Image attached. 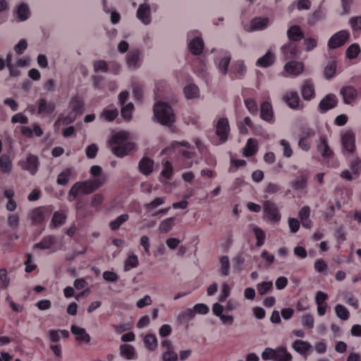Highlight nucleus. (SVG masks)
<instances>
[{"label":"nucleus","mask_w":361,"mask_h":361,"mask_svg":"<svg viewBox=\"0 0 361 361\" xmlns=\"http://www.w3.org/2000/svg\"><path fill=\"white\" fill-rule=\"evenodd\" d=\"M128 135L126 132L119 131L110 139L109 143L112 152L117 157H123L135 149L133 142H128Z\"/></svg>","instance_id":"nucleus-1"},{"label":"nucleus","mask_w":361,"mask_h":361,"mask_svg":"<svg viewBox=\"0 0 361 361\" xmlns=\"http://www.w3.org/2000/svg\"><path fill=\"white\" fill-rule=\"evenodd\" d=\"M156 120L164 126H170L175 122V115L170 105L166 102H157L154 106Z\"/></svg>","instance_id":"nucleus-2"},{"label":"nucleus","mask_w":361,"mask_h":361,"mask_svg":"<svg viewBox=\"0 0 361 361\" xmlns=\"http://www.w3.org/2000/svg\"><path fill=\"white\" fill-rule=\"evenodd\" d=\"M104 182V179L96 178L90 180L76 182L74 183V185L76 188L78 195H89L101 187Z\"/></svg>","instance_id":"nucleus-3"},{"label":"nucleus","mask_w":361,"mask_h":361,"mask_svg":"<svg viewBox=\"0 0 361 361\" xmlns=\"http://www.w3.org/2000/svg\"><path fill=\"white\" fill-rule=\"evenodd\" d=\"M33 247L35 249L48 250L50 253H54L59 249L58 239L53 235L44 236L39 243L34 245Z\"/></svg>","instance_id":"nucleus-4"},{"label":"nucleus","mask_w":361,"mask_h":361,"mask_svg":"<svg viewBox=\"0 0 361 361\" xmlns=\"http://www.w3.org/2000/svg\"><path fill=\"white\" fill-rule=\"evenodd\" d=\"M192 37L188 43V49L194 55H200L204 49V42L198 35L197 31H191L188 34V39Z\"/></svg>","instance_id":"nucleus-5"},{"label":"nucleus","mask_w":361,"mask_h":361,"mask_svg":"<svg viewBox=\"0 0 361 361\" xmlns=\"http://www.w3.org/2000/svg\"><path fill=\"white\" fill-rule=\"evenodd\" d=\"M350 32L348 30H342L334 34L328 41V48L334 49L342 47L348 40Z\"/></svg>","instance_id":"nucleus-6"},{"label":"nucleus","mask_w":361,"mask_h":361,"mask_svg":"<svg viewBox=\"0 0 361 361\" xmlns=\"http://www.w3.org/2000/svg\"><path fill=\"white\" fill-rule=\"evenodd\" d=\"M215 128L216 135L219 137L221 142H225L228 140L231 130L228 118L226 117L218 118Z\"/></svg>","instance_id":"nucleus-7"},{"label":"nucleus","mask_w":361,"mask_h":361,"mask_svg":"<svg viewBox=\"0 0 361 361\" xmlns=\"http://www.w3.org/2000/svg\"><path fill=\"white\" fill-rule=\"evenodd\" d=\"M264 213L266 218L271 222H279L281 220V214L276 204L271 201L266 200L264 202Z\"/></svg>","instance_id":"nucleus-8"},{"label":"nucleus","mask_w":361,"mask_h":361,"mask_svg":"<svg viewBox=\"0 0 361 361\" xmlns=\"http://www.w3.org/2000/svg\"><path fill=\"white\" fill-rule=\"evenodd\" d=\"M51 206L38 207L32 209L30 214V218L34 225L42 223L45 219V214H49L51 212Z\"/></svg>","instance_id":"nucleus-9"},{"label":"nucleus","mask_w":361,"mask_h":361,"mask_svg":"<svg viewBox=\"0 0 361 361\" xmlns=\"http://www.w3.org/2000/svg\"><path fill=\"white\" fill-rule=\"evenodd\" d=\"M337 104L338 99L336 96L334 94H329L320 101L319 104V111L321 114H324L327 111L335 108Z\"/></svg>","instance_id":"nucleus-10"},{"label":"nucleus","mask_w":361,"mask_h":361,"mask_svg":"<svg viewBox=\"0 0 361 361\" xmlns=\"http://www.w3.org/2000/svg\"><path fill=\"white\" fill-rule=\"evenodd\" d=\"M246 71L244 62L238 60L231 65L229 76L231 80L242 78L245 75Z\"/></svg>","instance_id":"nucleus-11"},{"label":"nucleus","mask_w":361,"mask_h":361,"mask_svg":"<svg viewBox=\"0 0 361 361\" xmlns=\"http://www.w3.org/2000/svg\"><path fill=\"white\" fill-rule=\"evenodd\" d=\"M231 55L228 52H221L220 56L214 59L215 64L218 66L219 71L223 75L228 73V67L231 62Z\"/></svg>","instance_id":"nucleus-12"},{"label":"nucleus","mask_w":361,"mask_h":361,"mask_svg":"<svg viewBox=\"0 0 361 361\" xmlns=\"http://www.w3.org/2000/svg\"><path fill=\"white\" fill-rule=\"evenodd\" d=\"M283 100L287 105L292 109H302L303 104L300 103V99L297 92H289L283 96Z\"/></svg>","instance_id":"nucleus-13"},{"label":"nucleus","mask_w":361,"mask_h":361,"mask_svg":"<svg viewBox=\"0 0 361 361\" xmlns=\"http://www.w3.org/2000/svg\"><path fill=\"white\" fill-rule=\"evenodd\" d=\"M137 18L145 25H149L151 23V8L148 4L144 3L139 6L137 13Z\"/></svg>","instance_id":"nucleus-14"},{"label":"nucleus","mask_w":361,"mask_h":361,"mask_svg":"<svg viewBox=\"0 0 361 361\" xmlns=\"http://www.w3.org/2000/svg\"><path fill=\"white\" fill-rule=\"evenodd\" d=\"M37 114L50 115L53 114L56 109V104L53 102H47L46 99L39 98L37 102Z\"/></svg>","instance_id":"nucleus-15"},{"label":"nucleus","mask_w":361,"mask_h":361,"mask_svg":"<svg viewBox=\"0 0 361 361\" xmlns=\"http://www.w3.org/2000/svg\"><path fill=\"white\" fill-rule=\"evenodd\" d=\"M39 165L38 157L33 154H29L24 163L21 164L23 169L28 171L30 174L35 175L38 171Z\"/></svg>","instance_id":"nucleus-16"},{"label":"nucleus","mask_w":361,"mask_h":361,"mask_svg":"<svg viewBox=\"0 0 361 361\" xmlns=\"http://www.w3.org/2000/svg\"><path fill=\"white\" fill-rule=\"evenodd\" d=\"M269 23V19L268 18L256 17L250 21L249 27L245 26V29L249 32L264 30L267 27Z\"/></svg>","instance_id":"nucleus-17"},{"label":"nucleus","mask_w":361,"mask_h":361,"mask_svg":"<svg viewBox=\"0 0 361 361\" xmlns=\"http://www.w3.org/2000/svg\"><path fill=\"white\" fill-rule=\"evenodd\" d=\"M281 53L285 60L295 59L299 54V49L295 43L288 42L281 47Z\"/></svg>","instance_id":"nucleus-18"},{"label":"nucleus","mask_w":361,"mask_h":361,"mask_svg":"<svg viewBox=\"0 0 361 361\" xmlns=\"http://www.w3.org/2000/svg\"><path fill=\"white\" fill-rule=\"evenodd\" d=\"M343 149L348 153H353L355 149V138L353 133L347 132L342 135Z\"/></svg>","instance_id":"nucleus-19"},{"label":"nucleus","mask_w":361,"mask_h":361,"mask_svg":"<svg viewBox=\"0 0 361 361\" xmlns=\"http://www.w3.org/2000/svg\"><path fill=\"white\" fill-rule=\"evenodd\" d=\"M304 32L300 26L297 25H291L287 30V37L290 42L295 43L304 38Z\"/></svg>","instance_id":"nucleus-20"},{"label":"nucleus","mask_w":361,"mask_h":361,"mask_svg":"<svg viewBox=\"0 0 361 361\" xmlns=\"http://www.w3.org/2000/svg\"><path fill=\"white\" fill-rule=\"evenodd\" d=\"M340 92L343 96L344 103L347 104H351L357 97V90L350 85L343 87Z\"/></svg>","instance_id":"nucleus-21"},{"label":"nucleus","mask_w":361,"mask_h":361,"mask_svg":"<svg viewBox=\"0 0 361 361\" xmlns=\"http://www.w3.org/2000/svg\"><path fill=\"white\" fill-rule=\"evenodd\" d=\"M260 116L262 119L273 123L274 122L272 106L269 102H264L261 104Z\"/></svg>","instance_id":"nucleus-22"},{"label":"nucleus","mask_w":361,"mask_h":361,"mask_svg":"<svg viewBox=\"0 0 361 361\" xmlns=\"http://www.w3.org/2000/svg\"><path fill=\"white\" fill-rule=\"evenodd\" d=\"M304 66L301 62L292 61L284 66L285 71L293 75H298L303 71Z\"/></svg>","instance_id":"nucleus-23"},{"label":"nucleus","mask_w":361,"mask_h":361,"mask_svg":"<svg viewBox=\"0 0 361 361\" xmlns=\"http://www.w3.org/2000/svg\"><path fill=\"white\" fill-rule=\"evenodd\" d=\"M154 161L149 157H143L138 164V169L144 175H149L154 168Z\"/></svg>","instance_id":"nucleus-24"},{"label":"nucleus","mask_w":361,"mask_h":361,"mask_svg":"<svg viewBox=\"0 0 361 361\" xmlns=\"http://www.w3.org/2000/svg\"><path fill=\"white\" fill-rule=\"evenodd\" d=\"M72 334L77 335L76 340L80 342L89 343L90 342V336L86 332L84 328L79 327L76 325H72L71 328Z\"/></svg>","instance_id":"nucleus-25"},{"label":"nucleus","mask_w":361,"mask_h":361,"mask_svg":"<svg viewBox=\"0 0 361 361\" xmlns=\"http://www.w3.org/2000/svg\"><path fill=\"white\" fill-rule=\"evenodd\" d=\"M317 150L324 159L329 160L333 158V151L330 149L325 137H321L320 142L317 145Z\"/></svg>","instance_id":"nucleus-26"},{"label":"nucleus","mask_w":361,"mask_h":361,"mask_svg":"<svg viewBox=\"0 0 361 361\" xmlns=\"http://www.w3.org/2000/svg\"><path fill=\"white\" fill-rule=\"evenodd\" d=\"M301 92L302 98L305 100H311L315 97L314 87L311 80L305 81Z\"/></svg>","instance_id":"nucleus-27"},{"label":"nucleus","mask_w":361,"mask_h":361,"mask_svg":"<svg viewBox=\"0 0 361 361\" xmlns=\"http://www.w3.org/2000/svg\"><path fill=\"white\" fill-rule=\"evenodd\" d=\"M20 131L23 135L28 138L32 137L34 133L37 137H41L43 134L42 129L37 123L33 124V129L27 126H22Z\"/></svg>","instance_id":"nucleus-28"},{"label":"nucleus","mask_w":361,"mask_h":361,"mask_svg":"<svg viewBox=\"0 0 361 361\" xmlns=\"http://www.w3.org/2000/svg\"><path fill=\"white\" fill-rule=\"evenodd\" d=\"M275 61V55L268 51L263 56L259 58L256 61V66L258 67L267 68L271 66Z\"/></svg>","instance_id":"nucleus-29"},{"label":"nucleus","mask_w":361,"mask_h":361,"mask_svg":"<svg viewBox=\"0 0 361 361\" xmlns=\"http://www.w3.org/2000/svg\"><path fill=\"white\" fill-rule=\"evenodd\" d=\"M140 52L138 49H135L128 52L126 56L127 64L130 68H135L140 66Z\"/></svg>","instance_id":"nucleus-30"},{"label":"nucleus","mask_w":361,"mask_h":361,"mask_svg":"<svg viewBox=\"0 0 361 361\" xmlns=\"http://www.w3.org/2000/svg\"><path fill=\"white\" fill-rule=\"evenodd\" d=\"M70 107L72 110L71 111L75 114H82L84 110L83 99L78 96L73 97L70 102Z\"/></svg>","instance_id":"nucleus-31"},{"label":"nucleus","mask_w":361,"mask_h":361,"mask_svg":"<svg viewBox=\"0 0 361 361\" xmlns=\"http://www.w3.org/2000/svg\"><path fill=\"white\" fill-rule=\"evenodd\" d=\"M13 167L12 159L7 154L0 156V171L3 173H9Z\"/></svg>","instance_id":"nucleus-32"},{"label":"nucleus","mask_w":361,"mask_h":361,"mask_svg":"<svg viewBox=\"0 0 361 361\" xmlns=\"http://www.w3.org/2000/svg\"><path fill=\"white\" fill-rule=\"evenodd\" d=\"M293 348L298 353L305 355L312 348V345L308 341L296 340L293 343Z\"/></svg>","instance_id":"nucleus-33"},{"label":"nucleus","mask_w":361,"mask_h":361,"mask_svg":"<svg viewBox=\"0 0 361 361\" xmlns=\"http://www.w3.org/2000/svg\"><path fill=\"white\" fill-rule=\"evenodd\" d=\"M257 152V142L253 138H249L243 149V155L246 157H252Z\"/></svg>","instance_id":"nucleus-34"},{"label":"nucleus","mask_w":361,"mask_h":361,"mask_svg":"<svg viewBox=\"0 0 361 361\" xmlns=\"http://www.w3.org/2000/svg\"><path fill=\"white\" fill-rule=\"evenodd\" d=\"M172 146L174 149H178V152L181 153V154L188 159H191L193 155V152L190 151H188L186 149H179L180 147H184L185 149H189L190 147V144L187 141L183 142H174L172 144Z\"/></svg>","instance_id":"nucleus-35"},{"label":"nucleus","mask_w":361,"mask_h":361,"mask_svg":"<svg viewBox=\"0 0 361 361\" xmlns=\"http://www.w3.org/2000/svg\"><path fill=\"white\" fill-rule=\"evenodd\" d=\"M120 355L127 360H133L135 355V348L131 345L122 344L120 346Z\"/></svg>","instance_id":"nucleus-36"},{"label":"nucleus","mask_w":361,"mask_h":361,"mask_svg":"<svg viewBox=\"0 0 361 361\" xmlns=\"http://www.w3.org/2000/svg\"><path fill=\"white\" fill-rule=\"evenodd\" d=\"M69 336V333L67 330H49V338L51 342L56 343L59 342L61 339V337L68 338Z\"/></svg>","instance_id":"nucleus-37"},{"label":"nucleus","mask_w":361,"mask_h":361,"mask_svg":"<svg viewBox=\"0 0 361 361\" xmlns=\"http://www.w3.org/2000/svg\"><path fill=\"white\" fill-rule=\"evenodd\" d=\"M73 170L71 168L66 169L58 175L56 180L57 183L61 185H66L68 183L70 178L73 176Z\"/></svg>","instance_id":"nucleus-38"},{"label":"nucleus","mask_w":361,"mask_h":361,"mask_svg":"<svg viewBox=\"0 0 361 361\" xmlns=\"http://www.w3.org/2000/svg\"><path fill=\"white\" fill-rule=\"evenodd\" d=\"M194 317H195V312L192 309L188 308L185 310L181 312L178 315L177 322L180 324H184L188 323Z\"/></svg>","instance_id":"nucleus-39"},{"label":"nucleus","mask_w":361,"mask_h":361,"mask_svg":"<svg viewBox=\"0 0 361 361\" xmlns=\"http://www.w3.org/2000/svg\"><path fill=\"white\" fill-rule=\"evenodd\" d=\"M184 94L188 99L197 98L200 95L198 87L195 84H188L184 87Z\"/></svg>","instance_id":"nucleus-40"},{"label":"nucleus","mask_w":361,"mask_h":361,"mask_svg":"<svg viewBox=\"0 0 361 361\" xmlns=\"http://www.w3.org/2000/svg\"><path fill=\"white\" fill-rule=\"evenodd\" d=\"M66 214L61 212H55L51 219V224L54 227H58L65 224Z\"/></svg>","instance_id":"nucleus-41"},{"label":"nucleus","mask_w":361,"mask_h":361,"mask_svg":"<svg viewBox=\"0 0 361 361\" xmlns=\"http://www.w3.org/2000/svg\"><path fill=\"white\" fill-rule=\"evenodd\" d=\"M129 219V215L128 214H123L118 216L115 220L111 221L109 223V227L112 231L118 230L120 226Z\"/></svg>","instance_id":"nucleus-42"},{"label":"nucleus","mask_w":361,"mask_h":361,"mask_svg":"<svg viewBox=\"0 0 361 361\" xmlns=\"http://www.w3.org/2000/svg\"><path fill=\"white\" fill-rule=\"evenodd\" d=\"M139 261L137 256L135 254L130 255L125 260L124 271H128L138 266Z\"/></svg>","instance_id":"nucleus-43"},{"label":"nucleus","mask_w":361,"mask_h":361,"mask_svg":"<svg viewBox=\"0 0 361 361\" xmlns=\"http://www.w3.org/2000/svg\"><path fill=\"white\" fill-rule=\"evenodd\" d=\"M220 273L221 276H227L230 274V263L228 256H222L220 259Z\"/></svg>","instance_id":"nucleus-44"},{"label":"nucleus","mask_w":361,"mask_h":361,"mask_svg":"<svg viewBox=\"0 0 361 361\" xmlns=\"http://www.w3.org/2000/svg\"><path fill=\"white\" fill-rule=\"evenodd\" d=\"M175 217H169L162 221L159 225V229L161 233H168L174 226Z\"/></svg>","instance_id":"nucleus-45"},{"label":"nucleus","mask_w":361,"mask_h":361,"mask_svg":"<svg viewBox=\"0 0 361 361\" xmlns=\"http://www.w3.org/2000/svg\"><path fill=\"white\" fill-rule=\"evenodd\" d=\"M335 312L336 316L341 320H348L350 317V312L343 305L338 304L335 307Z\"/></svg>","instance_id":"nucleus-46"},{"label":"nucleus","mask_w":361,"mask_h":361,"mask_svg":"<svg viewBox=\"0 0 361 361\" xmlns=\"http://www.w3.org/2000/svg\"><path fill=\"white\" fill-rule=\"evenodd\" d=\"M307 183V176L305 174H302L300 176V177H298L296 180L293 181L291 185L295 190H302L306 188Z\"/></svg>","instance_id":"nucleus-47"},{"label":"nucleus","mask_w":361,"mask_h":361,"mask_svg":"<svg viewBox=\"0 0 361 361\" xmlns=\"http://www.w3.org/2000/svg\"><path fill=\"white\" fill-rule=\"evenodd\" d=\"M324 16V13L322 10H316L308 16L307 23L310 25H314L319 20L323 19Z\"/></svg>","instance_id":"nucleus-48"},{"label":"nucleus","mask_w":361,"mask_h":361,"mask_svg":"<svg viewBox=\"0 0 361 361\" xmlns=\"http://www.w3.org/2000/svg\"><path fill=\"white\" fill-rule=\"evenodd\" d=\"M144 343L149 350H154L157 346V339L153 334H147L144 338Z\"/></svg>","instance_id":"nucleus-49"},{"label":"nucleus","mask_w":361,"mask_h":361,"mask_svg":"<svg viewBox=\"0 0 361 361\" xmlns=\"http://www.w3.org/2000/svg\"><path fill=\"white\" fill-rule=\"evenodd\" d=\"M166 197H158L154 199L152 202L145 204V208L147 212H150L163 204L166 202Z\"/></svg>","instance_id":"nucleus-50"},{"label":"nucleus","mask_w":361,"mask_h":361,"mask_svg":"<svg viewBox=\"0 0 361 361\" xmlns=\"http://www.w3.org/2000/svg\"><path fill=\"white\" fill-rule=\"evenodd\" d=\"M134 110V105L132 102L127 104L126 106H123L121 110V116L126 121H130L132 117V114Z\"/></svg>","instance_id":"nucleus-51"},{"label":"nucleus","mask_w":361,"mask_h":361,"mask_svg":"<svg viewBox=\"0 0 361 361\" xmlns=\"http://www.w3.org/2000/svg\"><path fill=\"white\" fill-rule=\"evenodd\" d=\"M253 231L255 233V235L257 239L256 246L257 247H261L264 244L266 235L264 231L259 228V227H255L253 228Z\"/></svg>","instance_id":"nucleus-52"},{"label":"nucleus","mask_w":361,"mask_h":361,"mask_svg":"<svg viewBox=\"0 0 361 361\" xmlns=\"http://www.w3.org/2000/svg\"><path fill=\"white\" fill-rule=\"evenodd\" d=\"M244 102L246 108L248 111L252 114L255 115L258 112V106L256 101L252 98H245Z\"/></svg>","instance_id":"nucleus-53"},{"label":"nucleus","mask_w":361,"mask_h":361,"mask_svg":"<svg viewBox=\"0 0 361 361\" xmlns=\"http://www.w3.org/2000/svg\"><path fill=\"white\" fill-rule=\"evenodd\" d=\"M30 14V10L28 6L25 4H21L18 7L17 15L18 18L23 21L28 18Z\"/></svg>","instance_id":"nucleus-54"},{"label":"nucleus","mask_w":361,"mask_h":361,"mask_svg":"<svg viewBox=\"0 0 361 361\" xmlns=\"http://www.w3.org/2000/svg\"><path fill=\"white\" fill-rule=\"evenodd\" d=\"M258 293L261 295H263L272 290L273 283L271 281H264L259 283L257 286Z\"/></svg>","instance_id":"nucleus-55"},{"label":"nucleus","mask_w":361,"mask_h":361,"mask_svg":"<svg viewBox=\"0 0 361 361\" xmlns=\"http://www.w3.org/2000/svg\"><path fill=\"white\" fill-rule=\"evenodd\" d=\"M360 52V46L357 44H352L346 49V56L350 59H355Z\"/></svg>","instance_id":"nucleus-56"},{"label":"nucleus","mask_w":361,"mask_h":361,"mask_svg":"<svg viewBox=\"0 0 361 361\" xmlns=\"http://www.w3.org/2000/svg\"><path fill=\"white\" fill-rule=\"evenodd\" d=\"M291 355L287 353V351L283 348H279L275 350V354L274 355L273 360L275 361H283L285 359H290Z\"/></svg>","instance_id":"nucleus-57"},{"label":"nucleus","mask_w":361,"mask_h":361,"mask_svg":"<svg viewBox=\"0 0 361 361\" xmlns=\"http://www.w3.org/2000/svg\"><path fill=\"white\" fill-rule=\"evenodd\" d=\"M161 176L167 180H170L173 176V166L169 161H165L163 170L161 173Z\"/></svg>","instance_id":"nucleus-58"},{"label":"nucleus","mask_w":361,"mask_h":361,"mask_svg":"<svg viewBox=\"0 0 361 361\" xmlns=\"http://www.w3.org/2000/svg\"><path fill=\"white\" fill-rule=\"evenodd\" d=\"M118 115V111L117 109H104L102 116L104 117L107 121H113Z\"/></svg>","instance_id":"nucleus-59"},{"label":"nucleus","mask_w":361,"mask_h":361,"mask_svg":"<svg viewBox=\"0 0 361 361\" xmlns=\"http://www.w3.org/2000/svg\"><path fill=\"white\" fill-rule=\"evenodd\" d=\"M302 326L308 329H312L314 327V319L312 314H305L302 317Z\"/></svg>","instance_id":"nucleus-60"},{"label":"nucleus","mask_w":361,"mask_h":361,"mask_svg":"<svg viewBox=\"0 0 361 361\" xmlns=\"http://www.w3.org/2000/svg\"><path fill=\"white\" fill-rule=\"evenodd\" d=\"M312 135H313L312 132L308 131L306 133L305 136H303L302 137H301L300 139L298 145H299V147L302 149H303L305 151H308L310 149V142L308 140V137H310Z\"/></svg>","instance_id":"nucleus-61"},{"label":"nucleus","mask_w":361,"mask_h":361,"mask_svg":"<svg viewBox=\"0 0 361 361\" xmlns=\"http://www.w3.org/2000/svg\"><path fill=\"white\" fill-rule=\"evenodd\" d=\"M94 71L96 73L99 71L106 73L108 71V65L104 60L95 61L93 63Z\"/></svg>","instance_id":"nucleus-62"},{"label":"nucleus","mask_w":361,"mask_h":361,"mask_svg":"<svg viewBox=\"0 0 361 361\" xmlns=\"http://www.w3.org/2000/svg\"><path fill=\"white\" fill-rule=\"evenodd\" d=\"M350 169L354 175L359 176L361 172V159L356 158L353 159L350 165Z\"/></svg>","instance_id":"nucleus-63"},{"label":"nucleus","mask_w":361,"mask_h":361,"mask_svg":"<svg viewBox=\"0 0 361 361\" xmlns=\"http://www.w3.org/2000/svg\"><path fill=\"white\" fill-rule=\"evenodd\" d=\"M162 359L164 361H177L178 355L173 349L168 350L163 353Z\"/></svg>","instance_id":"nucleus-64"}]
</instances>
